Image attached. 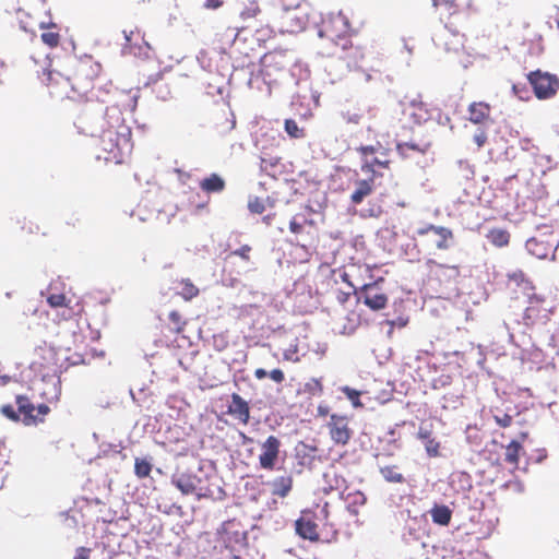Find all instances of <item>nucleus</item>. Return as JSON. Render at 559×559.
<instances>
[{
	"label": "nucleus",
	"mask_w": 559,
	"mask_h": 559,
	"mask_svg": "<svg viewBox=\"0 0 559 559\" xmlns=\"http://www.w3.org/2000/svg\"><path fill=\"white\" fill-rule=\"evenodd\" d=\"M102 72V66L92 58L76 59L71 63L69 73L63 76L59 72L44 69L38 75L47 86L63 83L71 87V91L79 97L85 96L92 88L95 79Z\"/></svg>",
	"instance_id": "nucleus-1"
},
{
	"label": "nucleus",
	"mask_w": 559,
	"mask_h": 559,
	"mask_svg": "<svg viewBox=\"0 0 559 559\" xmlns=\"http://www.w3.org/2000/svg\"><path fill=\"white\" fill-rule=\"evenodd\" d=\"M324 46L321 53L344 59V52L354 49L348 20L342 14H331L323 19L318 32ZM359 52L358 48H355Z\"/></svg>",
	"instance_id": "nucleus-2"
},
{
	"label": "nucleus",
	"mask_w": 559,
	"mask_h": 559,
	"mask_svg": "<svg viewBox=\"0 0 559 559\" xmlns=\"http://www.w3.org/2000/svg\"><path fill=\"white\" fill-rule=\"evenodd\" d=\"M31 367L43 373V381L46 377L53 376L50 390L48 392L43 391L41 395L48 402L58 401L61 394V382L59 377H56L59 371V359L56 349L47 344L37 346L33 353Z\"/></svg>",
	"instance_id": "nucleus-3"
},
{
	"label": "nucleus",
	"mask_w": 559,
	"mask_h": 559,
	"mask_svg": "<svg viewBox=\"0 0 559 559\" xmlns=\"http://www.w3.org/2000/svg\"><path fill=\"white\" fill-rule=\"evenodd\" d=\"M17 411L13 405L4 404L0 407V413L11 421L17 423L22 420L25 426H35L45 420L50 408L46 404L35 406L28 396L19 394L15 396Z\"/></svg>",
	"instance_id": "nucleus-4"
},
{
	"label": "nucleus",
	"mask_w": 559,
	"mask_h": 559,
	"mask_svg": "<svg viewBox=\"0 0 559 559\" xmlns=\"http://www.w3.org/2000/svg\"><path fill=\"white\" fill-rule=\"evenodd\" d=\"M555 312V307L547 302L544 295L532 293L527 296V306L523 311V323L528 326L547 324Z\"/></svg>",
	"instance_id": "nucleus-5"
},
{
	"label": "nucleus",
	"mask_w": 559,
	"mask_h": 559,
	"mask_svg": "<svg viewBox=\"0 0 559 559\" xmlns=\"http://www.w3.org/2000/svg\"><path fill=\"white\" fill-rule=\"evenodd\" d=\"M308 23V14L302 8L281 9L273 19V27L281 34H298Z\"/></svg>",
	"instance_id": "nucleus-6"
},
{
	"label": "nucleus",
	"mask_w": 559,
	"mask_h": 559,
	"mask_svg": "<svg viewBox=\"0 0 559 559\" xmlns=\"http://www.w3.org/2000/svg\"><path fill=\"white\" fill-rule=\"evenodd\" d=\"M316 212L311 206L305 205L302 210L296 213L289 222V230L297 237H301L308 242H313L318 239L319 230L318 224L313 219Z\"/></svg>",
	"instance_id": "nucleus-7"
},
{
	"label": "nucleus",
	"mask_w": 559,
	"mask_h": 559,
	"mask_svg": "<svg viewBox=\"0 0 559 559\" xmlns=\"http://www.w3.org/2000/svg\"><path fill=\"white\" fill-rule=\"evenodd\" d=\"M295 532L300 538L311 543H329L337 535V531L333 530L329 536L322 538L318 530L317 515L311 510L301 511L300 516L295 521Z\"/></svg>",
	"instance_id": "nucleus-8"
},
{
	"label": "nucleus",
	"mask_w": 559,
	"mask_h": 559,
	"mask_svg": "<svg viewBox=\"0 0 559 559\" xmlns=\"http://www.w3.org/2000/svg\"><path fill=\"white\" fill-rule=\"evenodd\" d=\"M527 81L533 87L534 94L538 99H549L554 97L559 90V79L555 74L535 70L527 74Z\"/></svg>",
	"instance_id": "nucleus-9"
},
{
	"label": "nucleus",
	"mask_w": 559,
	"mask_h": 559,
	"mask_svg": "<svg viewBox=\"0 0 559 559\" xmlns=\"http://www.w3.org/2000/svg\"><path fill=\"white\" fill-rule=\"evenodd\" d=\"M362 155L361 170L373 175L376 167L388 168L391 160L389 150L384 148L380 142L376 145L361 146L359 148Z\"/></svg>",
	"instance_id": "nucleus-10"
},
{
	"label": "nucleus",
	"mask_w": 559,
	"mask_h": 559,
	"mask_svg": "<svg viewBox=\"0 0 559 559\" xmlns=\"http://www.w3.org/2000/svg\"><path fill=\"white\" fill-rule=\"evenodd\" d=\"M326 428L331 440L337 444L345 447L353 438L354 430L350 428V420L347 415L331 414L326 423Z\"/></svg>",
	"instance_id": "nucleus-11"
},
{
	"label": "nucleus",
	"mask_w": 559,
	"mask_h": 559,
	"mask_svg": "<svg viewBox=\"0 0 559 559\" xmlns=\"http://www.w3.org/2000/svg\"><path fill=\"white\" fill-rule=\"evenodd\" d=\"M491 105L484 100L472 102L466 108L465 119L478 127L479 130L487 129L495 123Z\"/></svg>",
	"instance_id": "nucleus-12"
},
{
	"label": "nucleus",
	"mask_w": 559,
	"mask_h": 559,
	"mask_svg": "<svg viewBox=\"0 0 559 559\" xmlns=\"http://www.w3.org/2000/svg\"><path fill=\"white\" fill-rule=\"evenodd\" d=\"M401 105L403 107L402 114L411 122V128L420 126L424 121L428 120L429 111L420 96L414 98L405 97Z\"/></svg>",
	"instance_id": "nucleus-13"
},
{
	"label": "nucleus",
	"mask_w": 559,
	"mask_h": 559,
	"mask_svg": "<svg viewBox=\"0 0 559 559\" xmlns=\"http://www.w3.org/2000/svg\"><path fill=\"white\" fill-rule=\"evenodd\" d=\"M417 235L424 237L426 243H432L439 250H447L449 240L453 237L451 229L431 224L419 228Z\"/></svg>",
	"instance_id": "nucleus-14"
},
{
	"label": "nucleus",
	"mask_w": 559,
	"mask_h": 559,
	"mask_svg": "<svg viewBox=\"0 0 559 559\" xmlns=\"http://www.w3.org/2000/svg\"><path fill=\"white\" fill-rule=\"evenodd\" d=\"M281 441L275 436H269L261 445L259 455L260 466L264 469L272 471L277 462L280 454Z\"/></svg>",
	"instance_id": "nucleus-15"
},
{
	"label": "nucleus",
	"mask_w": 559,
	"mask_h": 559,
	"mask_svg": "<svg viewBox=\"0 0 559 559\" xmlns=\"http://www.w3.org/2000/svg\"><path fill=\"white\" fill-rule=\"evenodd\" d=\"M47 302L52 308H61L60 316L64 320H71L83 311V307L80 304H76L75 307H70V300H67L63 294H50L47 297Z\"/></svg>",
	"instance_id": "nucleus-16"
},
{
	"label": "nucleus",
	"mask_w": 559,
	"mask_h": 559,
	"mask_svg": "<svg viewBox=\"0 0 559 559\" xmlns=\"http://www.w3.org/2000/svg\"><path fill=\"white\" fill-rule=\"evenodd\" d=\"M364 304L371 310H381L388 304V296L380 292L373 284L364 285L361 288Z\"/></svg>",
	"instance_id": "nucleus-17"
},
{
	"label": "nucleus",
	"mask_w": 559,
	"mask_h": 559,
	"mask_svg": "<svg viewBox=\"0 0 559 559\" xmlns=\"http://www.w3.org/2000/svg\"><path fill=\"white\" fill-rule=\"evenodd\" d=\"M377 176L378 171H373V175L370 174L367 179H359L355 181V188L349 197L353 204L358 205L362 203V201L372 193Z\"/></svg>",
	"instance_id": "nucleus-18"
},
{
	"label": "nucleus",
	"mask_w": 559,
	"mask_h": 559,
	"mask_svg": "<svg viewBox=\"0 0 559 559\" xmlns=\"http://www.w3.org/2000/svg\"><path fill=\"white\" fill-rule=\"evenodd\" d=\"M227 413L242 425H248L250 419V406L238 393L231 394V402Z\"/></svg>",
	"instance_id": "nucleus-19"
},
{
	"label": "nucleus",
	"mask_w": 559,
	"mask_h": 559,
	"mask_svg": "<svg viewBox=\"0 0 559 559\" xmlns=\"http://www.w3.org/2000/svg\"><path fill=\"white\" fill-rule=\"evenodd\" d=\"M236 127V117L229 107H222L215 112L214 116V129L219 135L234 130Z\"/></svg>",
	"instance_id": "nucleus-20"
},
{
	"label": "nucleus",
	"mask_w": 559,
	"mask_h": 559,
	"mask_svg": "<svg viewBox=\"0 0 559 559\" xmlns=\"http://www.w3.org/2000/svg\"><path fill=\"white\" fill-rule=\"evenodd\" d=\"M527 251L537 259H555L556 247L549 241L533 237L526 241Z\"/></svg>",
	"instance_id": "nucleus-21"
},
{
	"label": "nucleus",
	"mask_w": 559,
	"mask_h": 559,
	"mask_svg": "<svg viewBox=\"0 0 559 559\" xmlns=\"http://www.w3.org/2000/svg\"><path fill=\"white\" fill-rule=\"evenodd\" d=\"M270 491L273 496L278 498H286L294 487L293 474L285 472L282 475L275 476L269 483Z\"/></svg>",
	"instance_id": "nucleus-22"
},
{
	"label": "nucleus",
	"mask_w": 559,
	"mask_h": 559,
	"mask_svg": "<svg viewBox=\"0 0 559 559\" xmlns=\"http://www.w3.org/2000/svg\"><path fill=\"white\" fill-rule=\"evenodd\" d=\"M509 287L518 288L527 296L535 290L533 281L522 270H515L507 274Z\"/></svg>",
	"instance_id": "nucleus-23"
},
{
	"label": "nucleus",
	"mask_w": 559,
	"mask_h": 559,
	"mask_svg": "<svg viewBox=\"0 0 559 559\" xmlns=\"http://www.w3.org/2000/svg\"><path fill=\"white\" fill-rule=\"evenodd\" d=\"M426 265L430 272H432V267H436L433 273L440 282L456 281L461 275L460 266L457 265L441 264L431 259L427 260Z\"/></svg>",
	"instance_id": "nucleus-24"
},
{
	"label": "nucleus",
	"mask_w": 559,
	"mask_h": 559,
	"mask_svg": "<svg viewBox=\"0 0 559 559\" xmlns=\"http://www.w3.org/2000/svg\"><path fill=\"white\" fill-rule=\"evenodd\" d=\"M417 438L424 442L425 450L429 457L440 456V442L432 436V428L427 426H419Z\"/></svg>",
	"instance_id": "nucleus-25"
},
{
	"label": "nucleus",
	"mask_w": 559,
	"mask_h": 559,
	"mask_svg": "<svg viewBox=\"0 0 559 559\" xmlns=\"http://www.w3.org/2000/svg\"><path fill=\"white\" fill-rule=\"evenodd\" d=\"M38 26L43 31L40 34L41 41L49 48L58 47L61 40L60 28L58 25L55 23L46 24L44 22H39Z\"/></svg>",
	"instance_id": "nucleus-26"
},
{
	"label": "nucleus",
	"mask_w": 559,
	"mask_h": 559,
	"mask_svg": "<svg viewBox=\"0 0 559 559\" xmlns=\"http://www.w3.org/2000/svg\"><path fill=\"white\" fill-rule=\"evenodd\" d=\"M140 90L138 87L122 91L118 94L117 106L122 111L133 112L138 107Z\"/></svg>",
	"instance_id": "nucleus-27"
},
{
	"label": "nucleus",
	"mask_w": 559,
	"mask_h": 559,
	"mask_svg": "<svg viewBox=\"0 0 559 559\" xmlns=\"http://www.w3.org/2000/svg\"><path fill=\"white\" fill-rule=\"evenodd\" d=\"M200 479L190 474L182 473L177 478L174 479L175 486L183 493V495H192L197 492L198 484Z\"/></svg>",
	"instance_id": "nucleus-28"
},
{
	"label": "nucleus",
	"mask_w": 559,
	"mask_h": 559,
	"mask_svg": "<svg viewBox=\"0 0 559 559\" xmlns=\"http://www.w3.org/2000/svg\"><path fill=\"white\" fill-rule=\"evenodd\" d=\"M435 11L440 19L450 17L460 11V4L456 0H431Z\"/></svg>",
	"instance_id": "nucleus-29"
},
{
	"label": "nucleus",
	"mask_w": 559,
	"mask_h": 559,
	"mask_svg": "<svg viewBox=\"0 0 559 559\" xmlns=\"http://www.w3.org/2000/svg\"><path fill=\"white\" fill-rule=\"evenodd\" d=\"M124 39H126V47L128 48H139L141 49L143 46L150 48L148 43L145 40L144 34L141 32L140 28L134 27L133 29L123 31Z\"/></svg>",
	"instance_id": "nucleus-30"
},
{
	"label": "nucleus",
	"mask_w": 559,
	"mask_h": 559,
	"mask_svg": "<svg viewBox=\"0 0 559 559\" xmlns=\"http://www.w3.org/2000/svg\"><path fill=\"white\" fill-rule=\"evenodd\" d=\"M430 515L433 523L447 526L451 522L452 511L445 504H435L430 510Z\"/></svg>",
	"instance_id": "nucleus-31"
},
{
	"label": "nucleus",
	"mask_w": 559,
	"mask_h": 559,
	"mask_svg": "<svg viewBox=\"0 0 559 559\" xmlns=\"http://www.w3.org/2000/svg\"><path fill=\"white\" fill-rule=\"evenodd\" d=\"M200 188L207 193L222 192L225 189V181L217 174H212L200 182Z\"/></svg>",
	"instance_id": "nucleus-32"
},
{
	"label": "nucleus",
	"mask_w": 559,
	"mask_h": 559,
	"mask_svg": "<svg viewBox=\"0 0 559 559\" xmlns=\"http://www.w3.org/2000/svg\"><path fill=\"white\" fill-rule=\"evenodd\" d=\"M486 238L492 246L503 248L510 242V233L502 228H492L488 231Z\"/></svg>",
	"instance_id": "nucleus-33"
},
{
	"label": "nucleus",
	"mask_w": 559,
	"mask_h": 559,
	"mask_svg": "<svg viewBox=\"0 0 559 559\" xmlns=\"http://www.w3.org/2000/svg\"><path fill=\"white\" fill-rule=\"evenodd\" d=\"M104 150L106 151V155L103 156L105 162H112L116 164H121L123 162V153L120 147V142H104Z\"/></svg>",
	"instance_id": "nucleus-34"
},
{
	"label": "nucleus",
	"mask_w": 559,
	"mask_h": 559,
	"mask_svg": "<svg viewBox=\"0 0 559 559\" xmlns=\"http://www.w3.org/2000/svg\"><path fill=\"white\" fill-rule=\"evenodd\" d=\"M523 450V447L520 441L512 440L506 447L504 461L511 464L514 467L519 465L520 452Z\"/></svg>",
	"instance_id": "nucleus-35"
},
{
	"label": "nucleus",
	"mask_w": 559,
	"mask_h": 559,
	"mask_svg": "<svg viewBox=\"0 0 559 559\" xmlns=\"http://www.w3.org/2000/svg\"><path fill=\"white\" fill-rule=\"evenodd\" d=\"M380 474L389 483L402 484L405 481L403 474L399 472V468L395 465H386L381 467Z\"/></svg>",
	"instance_id": "nucleus-36"
},
{
	"label": "nucleus",
	"mask_w": 559,
	"mask_h": 559,
	"mask_svg": "<svg viewBox=\"0 0 559 559\" xmlns=\"http://www.w3.org/2000/svg\"><path fill=\"white\" fill-rule=\"evenodd\" d=\"M179 284L181 288L178 295L185 300H191L199 295V288L189 278L181 280Z\"/></svg>",
	"instance_id": "nucleus-37"
},
{
	"label": "nucleus",
	"mask_w": 559,
	"mask_h": 559,
	"mask_svg": "<svg viewBox=\"0 0 559 559\" xmlns=\"http://www.w3.org/2000/svg\"><path fill=\"white\" fill-rule=\"evenodd\" d=\"M285 131L290 138L300 139L306 136V129L305 127H300L298 122L294 119H286L285 123Z\"/></svg>",
	"instance_id": "nucleus-38"
},
{
	"label": "nucleus",
	"mask_w": 559,
	"mask_h": 559,
	"mask_svg": "<svg viewBox=\"0 0 559 559\" xmlns=\"http://www.w3.org/2000/svg\"><path fill=\"white\" fill-rule=\"evenodd\" d=\"M168 319L171 324L170 331L177 334L183 332L187 321L183 319L182 314L179 311H170L168 314Z\"/></svg>",
	"instance_id": "nucleus-39"
},
{
	"label": "nucleus",
	"mask_w": 559,
	"mask_h": 559,
	"mask_svg": "<svg viewBox=\"0 0 559 559\" xmlns=\"http://www.w3.org/2000/svg\"><path fill=\"white\" fill-rule=\"evenodd\" d=\"M152 467V463L146 459L136 457L134 461V474L138 478L150 476Z\"/></svg>",
	"instance_id": "nucleus-40"
},
{
	"label": "nucleus",
	"mask_w": 559,
	"mask_h": 559,
	"mask_svg": "<svg viewBox=\"0 0 559 559\" xmlns=\"http://www.w3.org/2000/svg\"><path fill=\"white\" fill-rule=\"evenodd\" d=\"M493 420L501 428H508L513 423L512 416L503 412H498L497 414H495Z\"/></svg>",
	"instance_id": "nucleus-41"
},
{
	"label": "nucleus",
	"mask_w": 559,
	"mask_h": 559,
	"mask_svg": "<svg viewBox=\"0 0 559 559\" xmlns=\"http://www.w3.org/2000/svg\"><path fill=\"white\" fill-rule=\"evenodd\" d=\"M343 392L345 393L347 399L352 402L354 407L362 406V404L360 402V392L359 391L348 388V386H345V388H343Z\"/></svg>",
	"instance_id": "nucleus-42"
},
{
	"label": "nucleus",
	"mask_w": 559,
	"mask_h": 559,
	"mask_svg": "<svg viewBox=\"0 0 559 559\" xmlns=\"http://www.w3.org/2000/svg\"><path fill=\"white\" fill-rule=\"evenodd\" d=\"M306 391L311 395H321L323 393V385L319 379H311L306 383Z\"/></svg>",
	"instance_id": "nucleus-43"
},
{
	"label": "nucleus",
	"mask_w": 559,
	"mask_h": 559,
	"mask_svg": "<svg viewBox=\"0 0 559 559\" xmlns=\"http://www.w3.org/2000/svg\"><path fill=\"white\" fill-rule=\"evenodd\" d=\"M248 209L251 213L262 214L265 211V205L262 199L255 197L249 200Z\"/></svg>",
	"instance_id": "nucleus-44"
},
{
	"label": "nucleus",
	"mask_w": 559,
	"mask_h": 559,
	"mask_svg": "<svg viewBox=\"0 0 559 559\" xmlns=\"http://www.w3.org/2000/svg\"><path fill=\"white\" fill-rule=\"evenodd\" d=\"M512 92L513 94L519 97L520 99H527L528 98V90L525 84H513L512 85Z\"/></svg>",
	"instance_id": "nucleus-45"
},
{
	"label": "nucleus",
	"mask_w": 559,
	"mask_h": 559,
	"mask_svg": "<svg viewBox=\"0 0 559 559\" xmlns=\"http://www.w3.org/2000/svg\"><path fill=\"white\" fill-rule=\"evenodd\" d=\"M260 12H261V10H260L259 5L255 3H251L249 7H247L241 12V17L245 20L250 19V17H255Z\"/></svg>",
	"instance_id": "nucleus-46"
},
{
	"label": "nucleus",
	"mask_w": 559,
	"mask_h": 559,
	"mask_svg": "<svg viewBox=\"0 0 559 559\" xmlns=\"http://www.w3.org/2000/svg\"><path fill=\"white\" fill-rule=\"evenodd\" d=\"M250 251H251V247L249 245H243L239 249L233 251L231 254L238 255L241 259H243L245 261H249L250 260V255H249Z\"/></svg>",
	"instance_id": "nucleus-47"
},
{
	"label": "nucleus",
	"mask_w": 559,
	"mask_h": 559,
	"mask_svg": "<svg viewBox=\"0 0 559 559\" xmlns=\"http://www.w3.org/2000/svg\"><path fill=\"white\" fill-rule=\"evenodd\" d=\"M19 15H20V23H21V27L25 31V32H31V33H35V29H34V24L28 22V21H25L23 19V16H28L25 12L23 11H19Z\"/></svg>",
	"instance_id": "nucleus-48"
},
{
	"label": "nucleus",
	"mask_w": 559,
	"mask_h": 559,
	"mask_svg": "<svg viewBox=\"0 0 559 559\" xmlns=\"http://www.w3.org/2000/svg\"><path fill=\"white\" fill-rule=\"evenodd\" d=\"M267 376L276 383H282L285 380L284 372L278 368L271 370Z\"/></svg>",
	"instance_id": "nucleus-49"
},
{
	"label": "nucleus",
	"mask_w": 559,
	"mask_h": 559,
	"mask_svg": "<svg viewBox=\"0 0 559 559\" xmlns=\"http://www.w3.org/2000/svg\"><path fill=\"white\" fill-rule=\"evenodd\" d=\"M347 498H352V499H353V500H352V502H353L354 504H360V506H362V504H365V502H366V497H365V495H364L362 492H360V491H355L354 493H348Z\"/></svg>",
	"instance_id": "nucleus-50"
},
{
	"label": "nucleus",
	"mask_w": 559,
	"mask_h": 559,
	"mask_svg": "<svg viewBox=\"0 0 559 559\" xmlns=\"http://www.w3.org/2000/svg\"><path fill=\"white\" fill-rule=\"evenodd\" d=\"M383 213V210H382V206L381 205H372L370 206L367 211H366V214L365 216H368V217H379L381 214Z\"/></svg>",
	"instance_id": "nucleus-51"
},
{
	"label": "nucleus",
	"mask_w": 559,
	"mask_h": 559,
	"mask_svg": "<svg viewBox=\"0 0 559 559\" xmlns=\"http://www.w3.org/2000/svg\"><path fill=\"white\" fill-rule=\"evenodd\" d=\"M302 0H280L282 9H297L300 8Z\"/></svg>",
	"instance_id": "nucleus-52"
},
{
	"label": "nucleus",
	"mask_w": 559,
	"mask_h": 559,
	"mask_svg": "<svg viewBox=\"0 0 559 559\" xmlns=\"http://www.w3.org/2000/svg\"><path fill=\"white\" fill-rule=\"evenodd\" d=\"M91 549L87 547H79L73 559H90Z\"/></svg>",
	"instance_id": "nucleus-53"
},
{
	"label": "nucleus",
	"mask_w": 559,
	"mask_h": 559,
	"mask_svg": "<svg viewBox=\"0 0 559 559\" xmlns=\"http://www.w3.org/2000/svg\"><path fill=\"white\" fill-rule=\"evenodd\" d=\"M352 293L350 292H343V290H336L335 292V299L341 304L344 305L348 301Z\"/></svg>",
	"instance_id": "nucleus-54"
},
{
	"label": "nucleus",
	"mask_w": 559,
	"mask_h": 559,
	"mask_svg": "<svg viewBox=\"0 0 559 559\" xmlns=\"http://www.w3.org/2000/svg\"><path fill=\"white\" fill-rule=\"evenodd\" d=\"M223 0H205L204 7L210 10H216L223 5Z\"/></svg>",
	"instance_id": "nucleus-55"
},
{
	"label": "nucleus",
	"mask_w": 559,
	"mask_h": 559,
	"mask_svg": "<svg viewBox=\"0 0 559 559\" xmlns=\"http://www.w3.org/2000/svg\"><path fill=\"white\" fill-rule=\"evenodd\" d=\"M405 147L415 150L417 148V145L414 142L397 143V148L400 151H403Z\"/></svg>",
	"instance_id": "nucleus-56"
},
{
	"label": "nucleus",
	"mask_w": 559,
	"mask_h": 559,
	"mask_svg": "<svg viewBox=\"0 0 559 559\" xmlns=\"http://www.w3.org/2000/svg\"><path fill=\"white\" fill-rule=\"evenodd\" d=\"M269 373L266 372V370H264L263 368H258L255 369L254 371V377L258 379V380H262L264 379Z\"/></svg>",
	"instance_id": "nucleus-57"
},
{
	"label": "nucleus",
	"mask_w": 559,
	"mask_h": 559,
	"mask_svg": "<svg viewBox=\"0 0 559 559\" xmlns=\"http://www.w3.org/2000/svg\"><path fill=\"white\" fill-rule=\"evenodd\" d=\"M335 481H336L335 489H337V490H338V489H341V487H342V485L344 484V481H345V480H344V479H341V480L335 479Z\"/></svg>",
	"instance_id": "nucleus-58"
},
{
	"label": "nucleus",
	"mask_w": 559,
	"mask_h": 559,
	"mask_svg": "<svg viewBox=\"0 0 559 559\" xmlns=\"http://www.w3.org/2000/svg\"><path fill=\"white\" fill-rule=\"evenodd\" d=\"M527 436H528L527 432H521L520 433V438H521L522 441H524L527 438Z\"/></svg>",
	"instance_id": "nucleus-59"
},
{
	"label": "nucleus",
	"mask_w": 559,
	"mask_h": 559,
	"mask_svg": "<svg viewBox=\"0 0 559 559\" xmlns=\"http://www.w3.org/2000/svg\"><path fill=\"white\" fill-rule=\"evenodd\" d=\"M123 144H124V146L128 147L129 151H131V148H132V143L131 142L126 141V142H123Z\"/></svg>",
	"instance_id": "nucleus-60"
},
{
	"label": "nucleus",
	"mask_w": 559,
	"mask_h": 559,
	"mask_svg": "<svg viewBox=\"0 0 559 559\" xmlns=\"http://www.w3.org/2000/svg\"><path fill=\"white\" fill-rule=\"evenodd\" d=\"M5 64L3 61L0 60V73L4 70Z\"/></svg>",
	"instance_id": "nucleus-61"
},
{
	"label": "nucleus",
	"mask_w": 559,
	"mask_h": 559,
	"mask_svg": "<svg viewBox=\"0 0 559 559\" xmlns=\"http://www.w3.org/2000/svg\"><path fill=\"white\" fill-rule=\"evenodd\" d=\"M127 131H128L127 133H122V134H121L123 138H126V136H130V131H129V129H128Z\"/></svg>",
	"instance_id": "nucleus-62"
},
{
	"label": "nucleus",
	"mask_w": 559,
	"mask_h": 559,
	"mask_svg": "<svg viewBox=\"0 0 559 559\" xmlns=\"http://www.w3.org/2000/svg\"><path fill=\"white\" fill-rule=\"evenodd\" d=\"M230 559H241V557H240V556L235 555V556H233Z\"/></svg>",
	"instance_id": "nucleus-63"
},
{
	"label": "nucleus",
	"mask_w": 559,
	"mask_h": 559,
	"mask_svg": "<svg viewBox=\"0 0 559 559\" xmlns=\"http://www.w3.org/2000/svg\"><path fill=\"white\" fill-rule=\"evenodd\" d=\"M269 57H271V55H265L264 56V61H266Z\"/></svg>",
	"instance_id": "nucleus-64"
}]
</instances>
